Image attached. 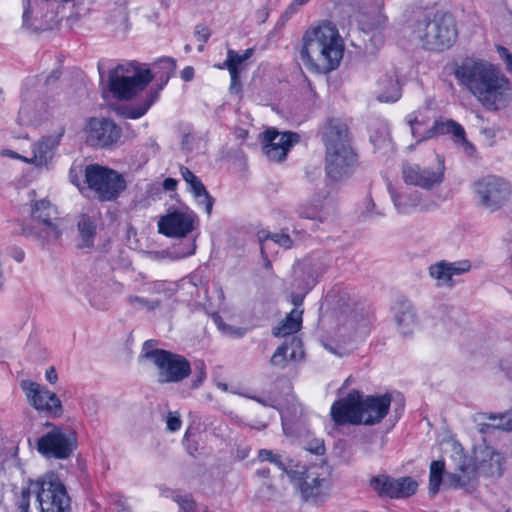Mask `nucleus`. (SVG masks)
I'll return each mask as SVG.
<instances>
[{
    "mask_svg": "<svg viewBox=\"0 0 512 512\" xmlns=\"http://www.w3.org/2000/svg\"><path fill=\"white\" fill-rule=\"evenodd\" d=\"M155 343V340L144 342L142 357L150 360L157 368L158 382L179 383L188 378L192 372L190 361L185 356L166 349H151Z\"/></svg>",
    "mask_w": 512,
    "mask_h": 512,
    "instance_id": "obj_9",
    "label": "nucleus"
},
{
    "mask_svg": "<svg viewBox=\"0 0 512 512\" xmlns=\"http://www.w3.org/2000/svg\"><path fill=\"white\" fill-rule=\"evenodd\" d=\"M310 451L316 455H322L325 452V446L323 443L318 444L314 449L310 448Z\"/></svg>",
    "mask_w": 512,
    "mask_h": 512,
    "instance_id": "obj_56",
    "label": "nucleus"
},
{
    "mask_svg": "<svg viewBox=\"0 0 512 512\" xmlns=\"http://www.w3.org/2000/svg\"><path fill=\"white\" fill-rule=\"evenodd\" d=\"M302 297H299L297 295L293 296L292 297V303L295 305V306H300L302 304Z\"/></svg>",
    "mask_w": 512,
    "mask_h": 512,
    "instance_id": "obj_57",
    "label": "nucleus"
},
{
    "mask_svg": "<svg viewBox=\"0 0 512 512\" xmlns=\"http://www.w3.org/2000/svg\"><path fill=\"white\" fill-rule=\"evenodd\" d=\"M177 180L171 177L165 178L163 181V187L167 191H174L177 187Z\"/></svg>",
    "mask_w": 512,
    "mask_h": 512,
    "instance_id": "obj_49",
    "label": "nucleus"
},
{
    "mask_svg": "<svg viewBox=\"0 0 512 512\" xmlns=\"http://www.w3.org/2000/svg\"><path fill=\"white\" fill-rule=\"evenodd\" d=\"M454 480L457 482L458 486L465 485V482L461 480V476L460 475H454Z\"/></svg>",
    "mask_w": 512,
    "mask_h": 512,
    "instance_id": "obj_58",
    "label": "nucleus"
},
{
    "mask_svg": "<svg viewBox=\"0 0 512 512\" xmlns=\"http://www.w3.org/2000/svg\"><path fill=\"white\" fill-rule=\"evenodd\" d=\"M71 181L74 185H76L77 187H80V182L79 180L77 179V177L73 178L71 177Z\"/></svg>",
    "mask_w": 512,
    "mask_h": 512,
    "instance_id": "obj_63",
    "label": "nucleus"
},
{
    "mask_svg": "<svg viewBox=\"0 0 512 512\" xmlns=\"http://www.w3.org/2000/svg\"><path fill=\"white\" fill-rule=\"evenodd\" d=\"M22 389L24 390L30 404L38 411L59 417L62 412L61 400L54 392L42 387L33 381H23Z\"/></svg>",
    "mask_w": 512,
    "mask_h": 512,
    "instance_id": "obj_18",
    "label": "nucleus"
},
{
    "mask_svg": "<svg viewBox=\"0 0 512 512\" xmlns=\"http://www.w3.org/2000/svg\"><path fill=\"white\" fill-rule=\"evenodd\" d=\"M45 377L49 383L55 384L58 380V375H57L55 368L50 367L49 369H47Z\"/></svg>",
    "mask_w": 512,
    "mask_h": 512,
    "instance_id": "obj_50",
    "label": "nucleus"
},
{
    "mask_svg": "<svg viewBox=\"0 0 512 512\" xmlns=\"http://www.w3.org/2000/svg\"><path fill=\"white\" fill-rule=\"evenodd\" d=\"M230 75V85L229 91L231 94H235L238 96H242V83H241V74L229 73Z\"/></svg>",
    "mask_w": 512,
    "mask_h": 512,
    "instance_id": "obj_41",
    "label": "nucleus"
},
{
    "mask_svg": "<svg viewBox=\"0 0 512 512\" xmlns=\"http://www.w3.org/2000/svg\"><path fill=\"white\" fill-rule=\"evenodd\" d=\"M303 310L293 309L279 325L273 328V335L276 337H286L297 333L302 328Z\"/></svg>",
    "mask_w": 512,
    "mask_h": 512,
    "instance_id": "obj_27",
    "label": "nucleus"
},
{
    "mask_svg": "<svg viewBox=\"0 0 512 512\" xmlns=\"http://www.w3.org/2000/svg\"><path fill=\"white\" fill-rule=\"evenodd\" d=\"M370 317H371V318H374V312H373V311L371 312Z\"/></svg>",
    "mask_w": 512,
    "mask_h": 512,
    "instance_id": "obj_64",
    "label": "nucleus"
},
{
    "mask_svg": "<svg viewBox=\"0 0 512 512\" xmlns=\"http://www.w3.org/2000/svg\"><path fill=\"white\" fill-rule=\"evenodd\" d=\"M84 134L86 144L94 149L114 150L123 144L122 129L110 118L90 117Z\"/></svg>",
    "mask_w": 512,
    "mask_h": 512,
    "instance_id": "obj_12",
    "label": "nucleus"
},
{
    "mask_svg": "<svg viewBox=\"0 0 512 512\" xmlns=\"http://www.w3.org/2000/svg\"><path fill=\"white\" fill-rule=\"evenodd\" d=\"M254 52V48H248L241 54L234 49H228L225 61L215 67L221 70L227 69L229 73L241 74L242 65L254 55Z\"/></svg>",
    "mask_w": 512,
    "mask_h": 512,
    "instance_id": "obj_28",
    "label": "nucleus"
},
{
    "mask_svg": "<svg viewBox=\"0 0 512 512\" xmlns=\"http://www.w3.org/2000/svg\"><path fill=\"white\" fill-rule=\"evenodd\" d=\"M71 499L59 478L36 481L22 488L16 501L19 512H67Z\"/></svg>",
    "mask_w": 512,
    "mask_h": 512,
    "instance_id": "obj_7",
    "label": "nucleus"
},
{
    "mask_svg": "<svg viewBox=\"0 0 512 512\" xmlns=\"http://www.w3.org/2000/svg\"><path fill=\"white\" fill-rule=\"evenodd\" d=\"M64 131V128H61L55 137H42L39 141L34 143L32 145V156L28 157V163L35 164L36 166L47 164L48 161L53 158L54 151L59 145Z\"/></svg>",
    "mask_w": 512,
    "mask_h": 512,
    "instance_id": "obj_23",
    "label": "nucleus"
},
{
    "mask_svg": "<svg viewBox=\"0 0 512 512\" xmlns=\"http://www.w3.org/2000/svg\"><path fill=\"white\" fill-rule=\"evenodd\" d=\"M264 260H265V264H266V267H271V262L270 260L268 259V253L266 252L265 255H262Z\"/></svg>",
    "mask_w": 512,
    "mask_h": 512,
    "instance_id": "obj_59",
    "label": "nucleus"
},
{
    "mask_svg": "<svg viewBox=\"0 0 512 512\" xmlns=\"http://www.w3.org/2000/svg\"><path fill=\"white\" fill-rule=\"evenodd\" d=\"M129 301L131 303L138 302V303L142 304L143 306H146L150 310H154V309L158 308L161 304L160 300L149 301L147 299H144V298L138 297V296H130Z\"/></svg>",
    "mask_w": 512,
    "mask_h": 512,
    "instance_id": "obj_45",
    "label": "nucleus"
},
{
    "mask_svg": "<svg viewBox=\"0 0 512 512\" xmlns=\"http://www.w3.org/2000/svg\"><path fill=\"white\" fill-rule=\"evenodd\" d=\"M308 1L309 0H295V4L301 6L306 4Z\"/></svg>",
    "mask_w": 512,
    "mask_h": 512,
    "instance_id": "obj_62",
    "label": "nucleus"
},
{
    "mask_svg": "<svg viewBox=\"0 0 512 512\" xmlns=\"http://www.w3.org/2000/svg\"><path fill=\"white\" fill-rule=\"evenodd\" d=\"M465 146V150L469 155H473L476 152V149L473 151L470 146L463 144Z\"/></svg>",
    "mask_w": 512,
    "mask_h": 512,
    "instance_id": "obj_60",
    "label": "nucleus"
},
{
    "mask_svg": "<svg viewBox=\"0 0 512 512\" xmlns=\"http://www.w3.org/2000/svg\"><path fill=\"white\" fill-rule=\"evenodd\" d=\"M376 19H377V24L375 25V29H378V28H383L385 27L387 21H388V18L382 14L381 12H379L376 16Z\"/></svg>",
    "mask_w": 512,
    "mask_h": 512,
    "instance_id": "obj_52",
    "label": "nucleus"
},
{
    "mask_svg": "<svg viewBox=\"0 0 512 512\" xmlns=\"http://www.w3.org/2000/svg\"><path fill=\"white\" fill-rule=\"evenodd\" d=\"M330 417L336 426L363 425L362 392L352 389L344 397L334 400Z\"/></svg>",
    "mask_w": 512,
    "mask_h": 512,
    "instance_id": "obj_15",
    "label": "nucleus"
},
{
    "mask_svg": "<svg viewBox=\"0 0 512 512\" xmlns=\"http://www.w3.org/2000/svg\"><path fill=\"white\" fill-rule=\"evenodd\" d=\"M392 400L393 396L390 392L376 395H364L362 393L363 425L380 424L389 414Z\"/></svg>",
    "mask_w": 512,
    "mask_h": 512,
    "instance_id": "obj_19",
    "label": "nucleus"
},
{
    "mask_svg": "<svg viewBox=\"0 0 512 512\" xmlns=\"http://www.w3.org/2000/svg\"><path fill=\"white\" fill-rule=\"evenodd\" d=\"M380 102H396L401 97V87L397 75H385L378 80Z\"/></svg>",
    "mask_w": 512,
    "mask_h": 512,
    "instance_id": "obj_26",
    "label": "nucleus"
},
{
    "mask_svg": "<svg viewBox=\"0 0 512 512\" xmlns=\"http://www.w3.org/2000/svg\"><path fill=\"white\" fill-rule=\"evenodd\" d=\"M300 136L296 132H278L275 128H268L262 134V150L265 156L275 162L286 159L289 150L299 142Z\"/></svg>",
    "mask_w": 512,
    "mask_h": 512,
    "instance_id": "obj_16",
    "label": "nucleus"
},
{
    "mask_svg": "<svg viewBox=\"0 0 512 512\" xmlns=\"http://www.w3.org/2000/svg\"><path fill=\"white\" fill-rule=\"evenodd\" d=\"M181 77L183 80L185 81H190L193 79L194 77V69L193 67L191 66H187L185 67L182 71H181Z\"/></svg>",
    "mask_w": 512,
    "mask_h": 512,
    "instance_id": "obj_51",
    "label": "nucleus"
},
{
    "mask_svg": "<svg viewBox=\"0 0 512 512\" xmlns=\"http://www.w3.org/2000/svg\"><path fill=\"white\" fill-rule=\"evenodd\" d=\"M257 238L261 255H265L266 250L269 249L268 241H272L285 249H290L293 246V240L287 233H271L268 230L261 229L257 232Z\"/></svg>",
    "mask_w": 512,
    "mask_h": 512,
    "instance_id": "obj_29",
    "label": "nucleus"
},
{
    "mask_svg": "<svg viewBox=\"0 0 512 512\" xmlns=\"http://www.w3.org/2000/svg\"><path fill=\"white\" fill-rule=\"evenodd\" d=\"M488 419L492 420L494 423L483 424L480 432L484 433L489 428L512 431V410L501 414H489Z\"/></svg>",
    "mask_w": 512,
    "mask_h": 512,
    "instance_id": "obj_35",
    "label": "nucleus"
},
{
    "mask_svg": "<svg viewBox=\"0 0 512 512\" xmlns=\"http://www.w3.org/2000/svg\"><path fill=\"white\" fill-rule=\"evenodd\" d=\"M445 472L444 460H434L430 464L429 471V494L435 496L439 490L443 481V475Z\"/></svg>",
    "mask_w": 512,
    "mask_h": 512,
    "instance_id": "obj_33",
    "label": "nucleus"
},
{
    "mask_svg": "<svg viewBox=\"0 0 512 512\" xmlns=\"http://www.w3.org/2000/svg\"><path fill=\"white\" fill-rule=\"evenodd\" d=\"M210 35H211V31L206 25L199 24L196 26L195 37H196L197 41L205 44L209 40Z\"/></svg>",
    "mask_w": 512,
    "mask_h": 512,
    "instance_id": "obj_43",
    "label": "nucleus"
},
{
    "mask_svg": "<svg viewBox=\"0 0 512 512\" xmlns=\"http://www.w3.org/2000/svg\"><path fill=\"white\" fill-rule=\"evenodd\" d=\"M470 269L471 263L469 260L455 262L441 261L431 265L429 273L438 281V285L452 287L454 285L453 276L464 274Z\"/></svg>",
    "mask_w": 512,
    "mask_h": 512,
    "instance_id": "obj_21",
    "label": "nucleus"
},
{
    "mask_svg": "<svg viewBox=\"0 0 512 512\" xmlns=\"http://www.w3.org/2000/svg\"><path fill=\"white\" fill-rule=\"evenodd\" d=\"M258 459L260 461H268V462L274 463L279 468H282L285 471L287 470L284 467V464L282 463L280 457L278 455H275L271 450H268V449H261V450H259V452H258Z\"/></svg>",
    "mask_w": 512,
    "mask_h": 512,
    "instance_id": "obj_39",
    "label": "nucleus"
},
{
    "mask_svg": "<svg viewBox=\"0 0 512 512\" xmlns=\"http://www.w3.org/2000/svg\"><path fill=\"white\" fill-rule=\"evenodd\" d=\"M176 502L180 507L179 512H205L198 508L197 503L191 495L178 496Z\"/></svg>",
    "mask_w": 512,
    "mask_h": 512,
    "instance_id": "obj_37",
    "label": "nucleus"
},
{
    "mask_svg": "<svg viewBox=\"0 0 512 512\" xmlns=\"http://www.w3.org/2000/svg\"><path fill=\"white\" fill-rule=\"evenodd\" d=\"M79 233L82 238V243L78 245L79 248H90L94 244L96 235V224L87 214H82L77 223Z\"/></svg>",
    "mask_w": 512,
    "mask_h": 512,
    "instance_id": "obj_30",
    "label": "nucleus"
},
{
    "mask_svg": "<svg viewBox=\"0 0 512 512\" xmlns=\"http://www.w3.org/2000/svg\"><path fill=\"white\" fill-rule=\"evenodd\" d=\"M325 146V172L329 179L342 181L354 174L359 166L358 154L351 145L349 127L340 118H329L322 128Z\"/></svg>",
    "mask_w": 512,
    "mask_h": 512,
    "instance_id": "obj_4",
    "label": "nucleus"
},
{
    "mask_svg": "<svg viewBox=\"0 0 512 512\" xmlns=\"http://www.w3.org/2000/svg\"><path fill=\"white\" fill-rule=\"evenodd\" d=\"M198 221L197 214L188 207L169 208L158 220V232L168 238H185L196 229Z\"/></svg>",
    "mask_w": 512,
    "mask_h": 512,
    "instance_id": "obj_14",
    "label": "nucleus"
},
{
    "mask_svg": "<svg viewBox=\"0 0 512 512\" xmlns=\"http://www.w3.org/2000/svg\"><path fill=\"white\" fill-rule=\"evenodd\" d=\"M475 459L476 463L471 469L473 476L498 478L504 472L505 457L491 447H485Z\"/></svg>",
    "mask_w": 512,
    "mask_h": 512,
    "instance_id": "obj_20",
    "label": "nucleus"
},
{
    "mask_svg": "<svg viewBox=\"0 0 512 512\" xmlns=\"http://www.w3.org/2000/svg\"><path fill=\"white\" fill-rule=\"evenodd\" d=\"M497 51L505 62L507 71L512 73V53L504 46H498Z\"/></svg>",
    "mask_w": 512,
    "mask_h": 512,
    "instance_id": "obj_44",
    "label": "nucleus"
},
{
    "mask_svg": "<svg viewBox=\"0 0 512 512\" xmlns=\"http://www.w3.org/2000/svg\"><path fill=\"white\" fill-rule=\"evenodd\" d=\"M159 97V90H150L143 101L137 105L130 106L124 111V116L127 119H139L144 116L150 107L156 102Z\"/></svg>",
    "mask_w": 512,
    "mask_h": 512,
    "instance_id": "obj_31",
    "label": "nucleus"
},
{
    "mask_svg": "<svg viewBox=\"0 0 512 512\" xmlns=\"http://www.w3.org/2000/svg\"><path fill=\"white\" fill-rule=\"evenodd\" d=\"M403 306V312L396 316L397 323L399 326H401L404 322H414L415 320V314L412 312L409 302H404Z\"/></svg>",
    "mask_w": 512,
    "mask_h": 512,
    "instance_id": "obj_40",
    "label": "nucleus"
},
{
    "mask_svg": "<svg viewBox=\"0 0 512 512\" xmlns=\"http://www.w3.org/2000/svg\"><path fill=\"white\" fill-rule=\"evenodd\" d=\"M71 499L59 478L36 481L22 488L16 501L19 512H67Z\"/></svg>",
    "mask_w": 512,
    "mask_h": 512,
    "instance_id": "obj_6",
    "label": "nucleus"
},
{
    "mask_svg": "<svg viewBox=\"0 0 512 512\" xmlns=\"http://www.w3.org/2000/svg\"><path fill=\"white\" fill-rule=\"evenodd\" d=\"M344 52L345 42L331 21H318L302 35L299 55L310 73L329 74L338 69Z\"/></svg>",
    "mask_w": 512,
    "mask_h": 512,
    "instance_id": "obj_2",
    "label": "nucleus"
},
{
    "mask_svg": "<svg viewBox=\"0 0 512 512\" xmlns=\"http://www.w3.org/2000/svg\"><path fill=\"white\" fill-rule=\"evenodd\" d=\"M438 163L434 167H421L418 164L406 163L402 167V177L406 184L432 189L438 186L444 178V160L437 155Z\"/></svg>",
    "mask_w": 512,
    "mask_h": 512,
    "instance_id": "obj_17",
    "label": "nucleus"
},
{
    "mask_svg": "<svg viewBox=\"0 0 512 512\" xmlns=\"http://www.w3.org/2000/svg\"><path fill=\"white\" fill-rule=\"evenodd\" d=\"M4 155H7V156H10L11 158H14V159H19L25 163H28V157H25V156H22L12 150H5Z\"/></svg>",
    "mask_w": 512,
    "mask_h": 512,
    "instance_id": "obj_53",
    "label": "nucleus"
},
{
    "mask_svg": "<svg viewBox=\"0 0 512 512\" xmlns=\"http://www.w3.org/2000/svg\"><path fill=\"white\" fill-rule=\"evenodd\" d=\"M393 499L408 498L414 495L418 488V483L411 477L405 476L394 479Z\"/></svg>",
    "mask_w": 512,
    "mask_h": 512,
    "instance_id": "obj_34",
    "label": "nucleus"
},
{
    "mask_svg": "<svg viewBox=\"0 0 512 512\" xmlns=\"http://www.w3.org/2000/svg\"><path fill=\"white\" fill-rule=\"evenodd\" d=\"M454 75L487 111L507 108L512 101L511 82L494 64L485 60H466Z\"/></svg>",
    "mask_w": 512,
    "mask_h": 512,
    "instance_id": "obj_1",
    "label": "nucleus"
},
{
    "mask_svg": "<svg viewBox=\"0 0 512 512\" xmlns=\"http://www.w3.org/2000/svg\"><path fill=\"white\" fill-rule=\"evenodd\" d=\"M371 488L382 498L393 499L394 479L387 475H377L370 479Z\"/></svg>",
    "mask_w": 512,
    "mask_h": 512,
    "instance_id": "obj_32",
    "label": "nucleus"
},
{
    "mask_svg": "<svg viewBox=\"0 0 512 512\" xmlns=\"http://www.w3.org/2000/svg\"><path fill=\"white\" fill-rule=\"evenodd\" d=\"M83 182L99 202L115 201L127 187L121 173L98 163L85 166Z\"/></svg>",
    "mask_w": 512,
    "mask_h": 512,
    "instance_id": "obj_10",
    "label": "nucleus"
},
{
    "mask_svg": "<svg viewBox=\"0 0 512 512\" xmlns=\"http://www.w3.org/2000/svg\"><path fill=\"white\" fill-rule=\"evenodd\" d=\"M206 378V370L204 363H201V367L197 369L195 380L193 381V387L198 388L204 379Z\"/></svg>",
    "mask_w": 512,
    "mask_h": 512,
    "instance_id": "obj_47",
    "label": "nucleus"
},
{
    "mask_svg": "<svg viewBox=\"0 0 512 512\" xmlns=\"http://www.w3.org/2000/svg\"><path fill=\"white\" fill-rule=\"evenodd\" d=\"M167 429L176 432L181 428L182 421L177 413L169 412L166 419Z\"/></svg>",
    "mask_w": 512,
    "mask_h": 512,
    "instance_id": "obj_42",
    "label": "nucleus"
},
{
    "mask_svg": "<svg viewBox=\"0 0 512 512\" xmlns=\"http://www.w3.org/2000/svg\"><path fill=\"white\" fill-rule=\"evenodd\" d=\"M405 409V401L403 398L400 399L399 403L397 404V407L395 408V413L398 417H400Z\"/></svg>",
    "mask_w": 512,
    "mask_h": 512,
    "instance_id": "obj_55",
    "label": "nucleus"
},
{
    "mask_svg": "<svg viewBox=\"0 0 512 512\" xmlns=\"http://www.w3.org/2000/svg\"><path fill=\"white\" fill-rule=\"evenodd\" d=\"M473 188L479 203L491 212L502 208L512 197V184L497 175H486L478 179Z\"/></svg>",
    "mask_w": 512,
    "mask_h": 512,
    "instance_id": "obj_13",
    "label": "nucleus"
},
{
    "mask_svg": "<svg viewBox=\"0 0 512 512\" xmlns=\"http://www.w3.org/2000/svg\"><path fill=\"white\" fill-rule=\"evenodd\" d=\"M180 174L190 186V191L197 199L199 205L204 206L205 212L210 215L214 205V198L209 194L202 181L186 166L180 167Z\"/></svg>",
    "mask_w": 512,
    "mask_h": 512,
    "instance_id": "obj_24",
    "label": "nucleus"
},
{
    "mask_svg": "<svg viewBox=\"0 0 512 512\" xmlns=\"http://www.w3.org/2000/svg\"><path fill=\"white\" fill-rule=\"evenodd\" d=\"M288 350V345H280L271 357V364L275 366L284 367L288 359Z\"/></svg>",
    "mask_w": 512,
    "mask_h": 512,
    "instance_id": "obj_38",
    "label": "nucleus"
},
{
    "mask_svg": "<svg viewBox=\"0 0 512 512\" xmlns=\"http://www.w3.org/2000/svg\"><path fill=\"white\" fill-rule=\"evenodd\" d=\"M10 256L17 262H22L25 257L24 251L19 247H13L10 250Z\"/></svg>",
    "mask_w": 512,
    "mask_h": 512,
    "instance_id": "obj_48",
    "label": "nucleus"
},
{
    "mask_svg": "<svg viewBox=\"0 0 512 512\" xmlns=\"http://www.w3.org/2000/svg\"><path fill=\"white\" fill-rule=\"evenodd\" d=\"M460 470L463 474H469L468 470H469V467L468 466H465V465H462L460 467Z\"/></svg>",
    "mask_w": 512,
    "mask_h": 512,
    "instance_id": "obj_61",
    "label": "nucleus"
},
{
    "mask_svg": "<svg viewBox=\"0 0 512 512\" xmlns=\"http://www.w3.org/2000/svg\"><path fill=\"white\" fill-rule=\"evenodd\" d=\"M412 34L424 49L442 52L451 48L456 42L457 23L449 11H425L414 22Z\"/></svg>",
    "mask_w": 512,
    "mask_h": 512,
    "instance_id": "obj_5",
    "label": "nucleus"
},
{
    "mask_svg": "<svg viewBox=\"0 0 512 512\" xmlns=\"http://www.w3.org/2000/svg\"><path fill=\"white\" fill-rule=\"evenodd\" d=\"M31 216L33 220L38 221L45 228L49 229L55 239L61 236V231L56 223L59 219L58 211L50 201L46 199L35 201L32 206Z\"/></svg>",
    "mask_w": 512,
    "mask_h": 512,
    "instance_id": "obj_22",
    "label": "nucleus"
},
{
    "mask_svg": "<svg viewBox=\"0 0 512 512\" xmlns=\"http://www.w3.org/2000/svg\"><path fill=\"white\" fill-rule=\"evenodd\" d=\"M295 344V348L292 349V351L289 353V359L292 361H299L304 358V351L302 350V346L300 342H292V345Z\"/></svg>",
    "mask_w": 512,
    "mask_h": 512,
    "instance_id": "obj_46",
    "label": "nucleus"
},
{
    "mask_svg": "<svg viewBox=\"0 0 512 512\" xmlns=\"http://www.w3.org/2000/svg\"><path fill=\"white\" fill-rule=\"evenodd\" d=\"M391 198L399 213H409L411 208H415L419 203L417 195L415 197H406L405 195L391 192Z\"/></svg>",
    "mask_w": 512,
    "mask_h": 512,
    "instance_id": "obj_36",
    "label": "nucleus"
},
{
    "mask_svg": "<svg viewBox=\"0 0 512 512\" xmlns=\"http://www.w3.org/2000/svg\"><path fill=\"white\" fill-rule=\"evenodd\" d=\"M270 474H271V471L268 467H263V468H260L256 471V475L259 477V478H264V479H267L270 477Z\"/></svg>",
    "mask_w": 512,
    "mask_h": 512,
    "instance_id": "obj_54",
    "label": "nucleus"
},
{
    "mask_svg": "<svg viewBox=\"0 0 512 512\" xmlns=\"http://www.w3.org/2000/svg\"><path fill=\"white\" fill-rule=\"evenodd\" d=\"M286 473L305 502L320 505L328 498L331 480L324 476V469L321 465L297 463L286 470Z\"/></svg>",
    "mask_w": 512,
    "mask_h": 512,
    "instance_id": "obj_8",
    "label": "nucleus"
},
{
    "mask_svg": "<svg viewBox=\"0 0 512 512\" xmlns=\"http://www.w3.org/2000/svg\"><path fill=\"white\" fill-rule=\"evenodd\" d=\"M429 132L431 135L451 134L456 141H460L462 144L470 146L473 151L475 150V146L466 138L463 126L453 119L435 120Z\"/></svg>",
    "mask_w": 512,
    "mask_h": 512,
    "instance_id": "obj_25",
    "label": "nucleus"
},
{
    "mask_svg": "<svg viewBox=\"0 0 512 512\" xmlns=\"http://www.w3.org/2000/svg\"><path fill=\"white\" fill-rule=\"evenodd\" d=\"M175 70L172 58H162L154 66V72L137 61L119 64L109 72L108 87L119 100H131L144 91L154 78L161 82L157 90L163 89Z\"/></svg>",
    "mask_w": 512,
    "mask_h": 512,
    "instance_id": "obj_3",
    "label": "nucleus"
},
{
    "mask_svg": "<svg viewBox=\"0 0 512 512\" xmlns=\"http://www.w3.org/2000/svg\"><path fill=\"white\" fill-rule=\"evenodd\" d=\"M44 426L50 430L38 438L37 451L46 458L58 460L69 458L77 448L75 434L67 433L62 426L51 422H46Z\"/></svg>",
    "mask_w": 512,
    "mask_h": 512,
    "instance_id": "obj_11",
    "label": "nucleus"
}]
</instances>
